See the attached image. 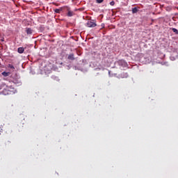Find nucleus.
Returning <instances> with one entry per match:
<instances>
[{
	"instance_id": "obj_1",
	"label": "nucleus",
	"mask_w": 178,
	"mask_h": 178,
	"mask_svg": "<svg viewBox=\"0 0 178 178\" xmlns=\"http://www.w3.org/2000/svg\"><path fill=\"white\" fill-rule=\"evenodd\" d=\"M115 67H119V69L124 70V68L128 67L129 65L126 60L121 59L115 62Z\"/></svg>"
},
{
	"instance_id": "obj_2",
	"label": "nucleus",
	"mask_w": 178,
	"mask_h": 178,
	"mask_svg": "<svg viewBox=\"0 0 178 178\" xmlns=\"http://www.w3.org/2000/svg\"><path fill=\"white\" fill-rule=\"evenodd\" d=\"M118 79H127L129 77V74L127 72H122L117 76Z\"/></svg>"
},
{
	"instance_id": "obj_3",
	"label": "nucleus",
	"mask_w": 178,
	"mask_h": 178,
	"mask_svg": "<svg viewBox=\"0 0 178 178\" xmlns=\"http://www.w3.org/2000/svg\"><path fill=\"white\" fill-rule=\"evenodd\" d=\"M86 24L88 27H97V24L93 21H88Z\"/></svg>"
},
{
	"instance_id": "obj_4",
	"label": "nucleus",
	"mask_w": 178,
	"mask_h": 178,
	"mask_svg": "<svg viewBox=\"0 0 178 178\" xmlns=\"http://www.w3.org/2000/svg\"><path fill=\"white\" fill-rule=\"evenodd\" d=\"M25 31L28 35L33 34V29L31 28H26Z\"/></svg>"
},
{
	"instance_id": "obj_5",
	"label": "nucleus",
	"mask_w": 178,
	"mask_h": 178,
	"mask_svg": "<svg viewBox=\"0 0 178 178\" xmlns=\"http://www.w3.org/2000/svg\"><path fill=\"white\" fill-rule=\"evenodd\" d=\"M67 11H68V13L67 14V16L68 17H72L74 15V13H73V11L70 10V8H67Z\"/></svg>"
},
{
	"instance_id": "obj_6",
	"label": "nucleus",
	"mask_w": 178,
	"mask_h": 178,
	"mask_svg": "<svg viewBox=\"0 0 178 178\" xmlns=\"http://www.w3.org/2000/svg\"><path fill=\"white\" fill-rule=\"evenodd\" d=\"M67 59L68 60H74V59H76V58H74V54L72 53L69 54L67 56Z\"/></svg>"
},
{
	"instance_id": "obj_7",
	"label": "nucleus",
	"mask_w": 178,
	"mask_h": 178,
	"mask_svg": "<svg viewBox=\"0 0 178 178\" xmlns=\"http://www.w3.org/2000/svg\"><path fill=\"white\" fill-rule=\"evenodd\" d=\"M18 54H23L24 52V47H19L17 49Z\"/></svg>"
},
{
	"instance_id": "obj_8",
	"label": "nucleus",
	"mask_w": 178,
	"mask_h": 178,
	"mask_svg": "<svg viewBox=\"0 0 178 178\" xmlns=\"http://www.w3.org/2000/svg\"><path fill=\"white\" fill-rule=\"evenodd\" d=\"M2 76H3V77H8V76H9V74H10V72H7L6 71L1 72Z\"/></svg>"
},
{
	"instance_id": "obj_9",
	"label": "nucleus",
	"mask_w": 178,
	"mask_h": 178,
	"mask_svg": "<svg viewBox=\"0 0 178 178\" xmlns=\"http://www.w3.org/2000/svg\"><path fill=\"white\" fill-rule=\"evenodd\" d=\"M9 91H10V90H4L0 94H3V95H8V94H9Z\"/></svg>"
},
{
	"instance_id": "obj_10",
	"label": "nucleus",
	"mask_w": 178,
	"mask_h": 178,
	"mask_svg": "<svg viewBox=\"0 0 178 178\" xmlns=\"http://www.w3.org/2000/svg\"><path fill=\"white\" fill-rule=\"evenodd\" d=\"M138 12V8L137 7H134L132 8V13L134 15L135 13H137Z\"/></svg>"
},
{
	"instance_id": "obj_11",
	"label": "nucleus",
	"mask_w": 178,
	"mask_h": 178,
	"mask_svg": "<svg viewBox=\"0 0 178 178\" xmlns=\"http://www.w3.org/2000/svg\"><path fill=\"white\" fill-rule=\"evenodd\" d=\"M171 30L176 34V35H178V30L176 28H172Z\"/></svg>"
},
{
	"instance_id": "obj_12",
	"label": "nucleus",
	"mask_w": 178,
	"mask_h": 178,
	"mask_svg": "<svg viewBox=\"0 0 178 178\" xmlns=\"http://www.w3.org/2000/svg\"><path fill=\"white\" fill-rule=\"evenodd\" d=\"M52 80H55L56 81H59V78L55 75L51 76Z\"/></svg>"
},
{
	"instance_id": "obj_13",
	"label": "nucleus",
	"mask_w": 178,
	"mask_h": 178,
	"mask_svg": "<svg viewBox=\"0 0 178 178\" xmlns=\"http://www.w3.org/2000/svg\"><path fill=\"white\" fill-rule=\"evenodd\" d=\"M55 13H60L62 12V8H56L54 10Z\"/></svg>"
},
{
	"instance_id": "obj_14",
	"label": "nucleus",
	"mask_w": 178,
	"mask_h": 178,
	"mask_svg": "<svg viewBox=\"0 0 178 178\" xmlns=\"http://www.w3.org/2000/svg\"><path fill=\"white\" fill-rule=\"evenodd\" d=\"M8 69H13V70H15V66H13V65H12V64H8Z\"/></svg>"
},
{
	"instance_id": "obj_15",
	"label": "nucleus",
	"mask_w": 178,
	"mask_h": 178,
	"mask_svg": "<svg viewBox=\"0 0 178 178\" xmlns=\"http://www.w3.org/2000/svg\"><path fill=\"white\" fill-rule=\"evenodd\" d=\"M104 2V0H96L97 3H102Z\"/></svg>"
},
{
	"instance_id": "obj_16",
	"label": "nucleus",
	"mask_w": 178,
	"mask_h": 178,
	"mask_svg": "<svg viewBox=\"0 0 178 178\" xmlns=\"http://www.w3.org/2000/svg\"><path fill=\"white\" fill-rule=\"evenodd\" d=\"M39 29H40V30H41V31H44V30H45V28H44V26H40L39 27Z\"/></svg>"
},
{
	"instance_id": "obj_17",
	"label": "nucleus",
	"mask_w": 178,
	"mask_h": 178,
	"mask_svg": "<svg viewBox=\"0 0 178 178\" xmlns=\"http://www.w3.org/2000/svg\"><path fill=\"white\" fill-rule=\"evenodd\" d=\"M110 5H111V6H115V1H111L110 2Z\"/></svg>"
},
{
	"instance_id": "obj_18",
	"label": "nucleus",
	"mask_w": 178,
	"mask_h": 178,
	"mask_svg": "<svg viewBox=\"0 0 178 178\" xmlns=\"http://www.w3.org/2000/svg\"><path fill=\"white\" fill-rule=\"evenodd\" d=\"M9 144H10V141H8L6 143V145H9Z\"/></svg>"
},
{
	"instance_id": "obj_19",
	"label": "nucleus",
	"mask_w": 178,
	"mask_h": 178,
	"mask_svg": "<svg viewBox=\"0 0 178 178\" xmlns=\"http://www.w3.org/2000/svg\"><path fill=\"white\" fill-rule=\"evenodd\" d=\"M102 27L104 28L105 27V24H102Z\"/></svg>"
},
{
	"instance_id": "obj_20",
	"label": "nucleus",
	"mask_w": 178,
	"mask_h": 178,
	"mask_svg": "<svg viewBox=\"0 0 178 178\" xmlns=\"http://www.w3.org/2000/svg\"><path fill=\"white\" fill-rule=\"evenodd\" d=\"M1 41L2 42H3V41H5V39H4V38H2V39L1 40Z\"/></svg>"
},
{
	"instance_id": "obj_21",
	"label": "nucleus",
	"mask_w": 178,
	"mask_h": 178,
	"mask_svg": "<svg viewBox=\"0 0 178 178\" xmlns=\"http://www.w3.org/2000/svg\"><path fill=\"white\" fill-rule=\"evenodd\" d=\"M74 70H77V67H76V66L74 67Z\"/></svg>"
}]
</instances>
